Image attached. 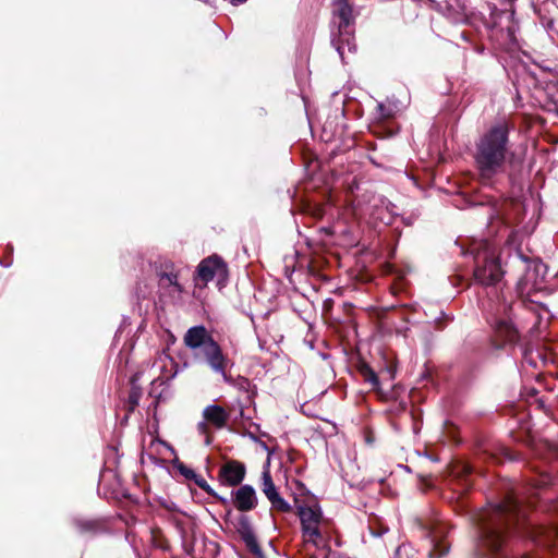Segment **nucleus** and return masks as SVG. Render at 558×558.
I'll return each instance as SVG.
<instances>
[{"mask_svg": "<svg viewBox=\"0 0 558 558\" xmlns=\"http://www.w3.org/2000/svg\"><path fill=\"white\" fill-rule=\"evenodd\" d=\"M508 125L499 123L485 133L476 146L475 160L481 174L489 178L504 163L507 154Z\"/></svg>", "mask_w": 558, "mask_h": 558, "instance_id": "f257e3e1", "label": "nucleus"}, {"mask_svg": "<svg viewBox=\"0 0 558 558\" xmlns=\"http://www.w3.org/2000/svg\"><path fill=\"white\" fill-rule=\"evenodd\" d=\"M525 517L519 501L512 497L498 505L483 527V543L492 550H499L505 543L507 531L511 524L519 523Z\"/></svg>", "mask_w": 558, "mask_h": 558, "instance_id": "f03ea898", "label": "nucleus"}, {"mask_svg": "<svg viewBox=\"0 0 558 558\" xmlns=\"http://www.w3.org/2000/svg\"><path fill=\"white\" fill-rule=\"evenodd\" d=\"M183 341L196 357H202L214 372L225 376L229 360L204 326L190 328Z\"/></svg>", "mask_w": 558, "mask_h": 558, "instance_id": "7ed1b4c3", "label": "nucleus"}, {"mask_svg": "<svg viewBox=\"0 0 558 558\" xmlns=\"http://www.w3.org/2000/svg\"><path fill=\"white\" fill-rule=\"evenodd\" d=\"M471 253L474 254V279L482 286H494L499 282L504 271L498 262L497 250L487 241L474 243Z\"/></svg>", "mask_w": 558, "mask_h": 558, "instance_id": "20e7f679", "label": "nucleus"}, {"mask_svg": "<svg viewBox=\"0 0 558 558\" xmlns=\"http://www.w3.org/2000/svg\"><path fill=\"white\" fill-rule=\"evenodd\" d=\"M302 539L305 544L319 547L328 533L329 520L325 518L318 504H300L296 506Z\"/></svg>", "mask_w": 558, "mask_h": 558, "instance_id": "39448f33", "label": "nucleus"}, {"mask_svg": "<svg viewBox=\"0 0 558 558\" xmlns=\"http://www.w3.org/2000/svg\"><path fill=\"white\" fill-rule=\"evenodd\" d=\"M228 278L226 263L217 255L203 259L197 267L196 284L199 282L206 286L209 281L216 280L218 286H223Z\"/></svg>", "mask_w": 558, "mask_h": 558, "instance_id": "423d86ee", "label": "nucleus"}, {"mask_svg": "<svg viewBox=\"0 0 558 558\" xmlns=\"http://www.w3.org/2000/svg\"><path fill=\"white\" fill-rule=\"evenodd\" d=\"M245 473V465L242 462L231 460L220 468L218 476L221 484L233 487L244 480Z\"/></svg>", "mask_w": 558, "mask_h": 558, "instance_id": "0eeeda50", "label": "nucleus"}, {"mask_svg": "<svg viewBox=\"0 0 558 558\" xmlns=\"http://www.w3.org/2000/svg\"><path fill=\"white\" fill-rule=\"evenodd\" d=\"M262 490L275 509L282 512L291 510V506L278 494L268 469H265L262 474Z\"/></svg>", "mask_w": 558, "mask_h": 558, "instance_id": "6e6552de", "label": "nucleus"}, {"mask_svg": "<svg viewBox=\"0 0 558 558\" xmlns=\"http://www.w3.org/2000/svg\"><path fill=\"white\" fill-rule=\"evenodd\" d=\"M545 270L541 263H533L527 266L524 277L519 281V289L522 293H530L532 290L541 289L542 280L538 275Z\"/></svg>", "mask_w": 558, "mask_h": 558, "instance_id": "1a4fd4ad", "label": "nucleus"}, {"mask_svg": "<svg viewBox=\"0 0 558 558\" xmlns=\"http://www.w3.org/2000/svg\"><path fill=\"white\" fill-rule=\"evenodd\" d=\"M234 506L240 511H250L257 505L255 489L250 485H243L234 493Z\"/></svg>", "mask_w": 558, "mask_h": 558, "instance_id": "9d476101", "label": "nucleus"}, {"mask_svg": "<svg viewBox=\"0 0 558 558\" xmlns=\"http://www.w3.org/2000/svg\"><path fill=\"white\" fill-rule=\"evenodd\" d=\"M157 274L159 276L160 284L162 287H173L179 292L182 290L181 286L178 282V274L174 269V265L172 262H160V265L157 268Z\"/></svg>", "mask_w": 558, "mask_h": 558, "instance_id": "9b49d317", "label": "nucleus"}, {"mask_svg": "<svg viewBox=\"0 0 558 558\" xmlns=\"http://www.w3.org/2000/svg\"><path fill=\"white\" fill-rule=\"evenodd\" d=\"M238 531L247 548L255 555L260 556L262 549L258 545L254 531L247 519H241Z\"/></svg>", "mask_w": 558, "mask_h": 558, "instance_id": "f8f14e48", "label": "nucleus"}, {"mask_svg": "<svg viewBox=\"0 0 558 558\" xmlns=\"http://www.w3.org/2000/svg\"><path fill=\"white\" fill-rule=\"evenodd\" d=\"M206 422L213 424L216 428H223L229 420V414L220 405H208L203 411Z\"/></svg>", "mask_w": 558, "mask_h": 558, "instance_id": "ddd939ff", "label": "nucleus"}, {"mask_svg": "<svg viewBox=\"0 0 558 558\" xmlns=\"http://www.w3.org/2000/svg\"><path fill=\"white\" fill-rule=\"evenodd\" d=\"M333 13L340 17L342 26H348L353 20V9L348 0H332Z\"/></svg>", "mask_w": 558, "mask_h": 558, "instance_id": "4468645a", "label": "nucleus"}, {"mask_svg": "<svg viewBox=\"0 0 558 558\" xmlns=\"http://www.w3.org/2000/svg\"><path fill=\"white\" fill-rule=\"evenodd\" d=\"M375 393L384 400L395 399L397 397L396 386H375Z\"/></svg>", "mask_w": 558, "mask_h": 558, "instance_id": "2eb2a0df", "label": "nucleus"}, {"mask_svg": "<svg viewBox=\"0 0 558 558\" xmlns=\"http://www.w3.org/2000/svg\"><path fill=\"white\" fill-rule=\"evenodd\" d=\"M499 332L502 333L508 340H513L515 331L508 323H500L498 326Z\"/></svg>", "mask_w": 558, "mask_h": 558, "instance_id": "dca6fc26", "label": "nucleus"}, {"mask_svg": "<svg viewBox=\"0 0 558 558\" xmlns=\"http://www.w3.org/2000/svg\"><path fill=\"white\" fill-rule=\"evenodd\" d=\"M361 371L365 375V380L366 381H368L371 384H376L377 383L376 374L367 365H363Z\"/></svg>", "mask_w": 558, "mask_h": 558, "instance_id": "f3484780", "label": "nucleus"}, {"mask_svg": "<svg viewBox=\"0 0 558 558\" xmlns=\"http://www.w3.org/2000/svg\"><path fill=\"white\" fill-rule=\"evenodd\" d=\"M197 484H198V486H199L202 489H204L206 493H208V494H210V495H214V493H213V490H211L210 486H209L205 481L198 482Z\"/></svg>", "mask_w": 558, "mask_h": 558, "instance_id": "a211bd4d", "label": "nucleus"}, {"mask_svg": "<svg viewBox=\"0 0 558 558\" xmlns=\"http://www.w3.org/2000/svg\"><path fill=\"white\" fill-rule=\"evenodd\" d=\"M197 429H198L199 433L206 434L207 433V423H206V421L205 422H199L197 424Z\"/></svg>", "mask_w": 558, "mask_h": 558, "instance_id": "6ab92c4d", "label": "nucleus"}, {"mask_svg": "<svg viewBox=\"0 0 558 558\" xmlns=\"http://www.w3.org/2000/svg\"><path fill=\"white\" fill-rule=\"evenodd\" d=\"M232 4H240V3H243L245 2L246 0H229Z\"/></svg>", "mask_w": 558, "mask_h": 558, "instance_id": "aec40b11", "label": "nucleus"}]
</instances>
